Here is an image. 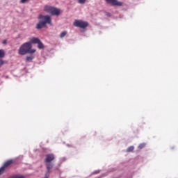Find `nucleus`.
Instances as JSON below:
<instances>
[{
    "label": "nucleus",
    "instance_id": "obj_2",
    "mask_svg": "<svg viewBox=\"0 0 178 178\" xmlns=\"http://www.w3.org/2000/svg\"><path fill=\"white\" fill-rule=\"evenodd\" d=\"M38 19L40 20L36 24L37 30H41V29L47 27V24H52V20L51 19V16L49 15H40Z\"/></svg>",
    "mask_w": 178,
    "mask_h": 178
},
{
    "label": "nucleus",
    "instance_id": "obj_5",
    "mask_svg": "<svg viewBox=\"0 0 178 178\" xmlns=\"http://www.w3.org/2000/svg\"><path fill=\"white\" fill-rule=\"evenodd\" d=\"M31 42H32V44H38V48L39 49H44V44L41 42L40 38L33 37L31 39Z\"/></svg>",
    "mask_w": 178,
    "mask_h": 178
},
{
    "label": "nucleus",
    "instance_id": "obj_7",
    "mask_svg": "<svg viewBox=\"0 0 178 178\" xmlns=\"http://www.w3.org/2000/svg\"><path fill=\"white\" fill-rule=\"evenodd\" d=\"M106 3H110L112 6H122L123 5L122 2L118 1V0H105Z\"/></svg>",
    "mask_w": 178,
    "mask_h": 178
},
{
    "label": "nucleus",
    "instance_id": "obj_9",
    "mask_svg": "<svg viewBox=\"0 0 178 178\" xmlns=\"http://www.w3.org/2000/svg\"><path fill=\"white\" fill-rule=\"evenodd\" d=\"M54 159H55V156L54 155V154H49L46 155L44 161L46 163H51L52 162V161H54Z\"/></svg>",
    "mask_w": 178,
    "mask_h": 178
},
{
    "label": "nucleus",
    "instance_id": "obj_20",
    "mask_svg": "<svg viewBox=\"0 0 178 178\" xmlns=\"http://www.w3.org/2000/svg\"><path fill=\"white\" fill-rule=\"evenodd\" d=\"M2 44H3L4 45L8 44V40H3Z\"/></svg>",
    "mask_w": 178,
    "mask_h": 178
},
{
    "label": "nucleus",
    "instance_id": "obj_6",
    "mask_svg": "<svg viewBox=\"0 0 178 178\" xmlns=\"http://www.w3.org/2000/svg\"><path fill=\"white\" fill-rule=\"evenodd\" d=\"M12 163H13V160H8L6 163H4L3 166H1L0 168V176L1 175H3V173H5V168H8V166H10V165H12Z\"/></svg>",
    "mask_w": 178,
    "mask_h": 178
},
{
    "label": "nucleus",
    "instance_id": "obj_14",
    "mask_svg": "<svg viewBox=\"0 0 178 178\" xmlns=\"http://www.w3.org/2000/svg\"><path fill=\"white\" fill-rule=\"evenodd\" d=\"M66 34H67V31H63L60 34V38H63Z\"/></svg>",
    "mask_w": 178,
    "mask_h": 178
},
{
    "label": "nucleus",
    "instance_id": "obj_17",
    "mask_svg": "<svg viewBox=\"0 0 178 178\" xmlns=\"http://www.w3.org/2000/svg\"><path fill=\"white\" fill-rule=\"evenodd\" d=\"M79 3H86V0H78Z\"/></svg>",
    "mask_w": 178,
    "mask_h": 178
},
{
    "label": "nucleus",
    "instance_id": "obj_4",
    "mask_svg": "<svg viewBox=\"0 0 178 178\" xmlns=\"http://www.w3.org/2000/svg\"><path fill=\"white\" fill-rule=\"evenodd\" d=\"M73 25L75 27H79V29H86V27H88V22L83 20L75 19Z\"/></svg>",
    "mask_w": 178,
    "mask_h": 178
},
{
    "label": "nucleus",
    "instance_id": "obj_11",
    "mask_svg": "<svg viewBox=\"0 0 178 178\" xmlns=\"http://www.w3.org/2000/svg\"><path fill=\"white\" fill-rule=\"evenodd\" d=\"M46 168H47V170L51 171V169H52V168H54V163H46Z\"/></svg>",
    "mask_w": 178,
    "mask_h": 178
},
{
    "label": "nucleus",
    "instance_id": "obj_13",
    "mask_svg": "<svg viewBox=\"0 0 178 178\" xmlns=\"http://www.w3.org/2000/svg\"><path fill=\"white\" fill-rule=\"evenodd\" d=\"M134 151V146H130L127 149V152H133Z\"/></svg>",
    "mask_w": 178,
    "mask_h": 178
},
{
    "label": "nucleus",
    "instance_id": "obj_19",
    "mask_svg": "<svg viewBox=\"0 0 178 178\" xmlns=\"http://www.w3.org/2000/svg\"><path fill=\"white\" fill-rule=\"evenodd\" d=\"M99 173V170H96L92 173V175H98Z\"/></svg>",
    "mask_w": 178,
    "mask_h": 178
},
{
    "label": "nucleus",
    "instance_id": "obj_21",
    "mask_svg": "<svg viewBox=\"0 0 178 178\" xmlns=\"http://www.w3.org/2000/svg\"><path fill=\"white\" fill-rule=\"evenodd\" d=\"M65 161H66V158L63 157V158L60 159L61 162H65Z\"/></svg>",
    "mask_w": 178,
    "mask_h": 178
},
{
    "label": "nucleus",
    "instance_id": "obj_8",
    "mask_svg": "<svg viewBox=\"0 0 178 178\" xmlns=\"http://www.w3.org/2000/svg\"><path fill=\"white\" fill-rule=\"evenodd\" d=\"M2 58H5V51L3 49H0V67L6 63V62L2 60Z\"/></svg>",
    "mask_w": 178,
    "mask_h": 178
},
{
    "label": "nucleus",
    "instance_id": "obj_10",
    "mask_svg": "<svg viewBox=\"0 0 178 178\" xmlns=\"http://www.w3.org/2000/svg\"><path fill=\"white\" fill-rule=\"evenodd\" d=\"M33 59H34V56L33 54H31L29 56H26L25 59V62L29 63V62H32Z\"/></svg>",
    "mask_w": 178,
    "mask_h": 178
},
{
    "label": "nucleus",
    "instance_id": "obj_16",
    "mask_svg": "<svg viewBox=\"0 0 178 178\" xmlns=\"http://www.w3.org/2000/svg\"><path fill=\"white\" fill-rule=\"evenodd\" d=\"M50 173H51V171L47 170L45 175H44V176H45L44 177H49Z\"/></svg>",
    "mask_w": 178,
    "mask_h": 178
},
{
    "label": "nucleus",
    "instance_id": "obj_3",
    "mask_svg": "<svg viewBox=\"0 0 178 178\" xmlns=\"http://www.w3.org/2000/svg\"><path fill=\"white\" fill-rule=\"evenodd\" d=\"M44 10L47 13H51V16H59L60 15V10L56 7L46 6Z\"/></svg>",
    "mask_w": 178,
    "mask_h": 178
},
{
    "label": "nucleus",
    "instance_id": "obj_22",
    "mask_svg": "<svg viewBox=\"0 0 178 178\" xmlns=\"http://www.w3.org/2000/svg\"><path fill=\"white\" fill-rule=\"evenodd\" d=\"M106 15L108 17H111V15L110 13H106Z\"/></svg>",
    "mask_w": 178,
    "mask_h": 178
},
{
    "label": "nucleus",
    "instance_id": "obj_12",
    "mask_svg": "<svg viewBox=\"0 0 178 178\" xmlns=\"http://www.w3.org/2000/svg\"><path fill=\"white\" fill-rule=\"evenodd\" d=\"M9 178H26V177L22 175H15L10 176Z\"/></svg>",
    "mask_w": 178,
    "mask_h": 178
},
{
    "label": "nucleus",
    "instance_id": "obj_15",
    "mask_svg": "<svg viewBox=\"0 0 178 178\" xmlns=\"http://www.w3.org/2000/svg\"><path fill=\"white\" fill-rule=\"evenodd\" d=\"M145 143H140L139 145H138V148L139 149H143V148H145Z\"/></svg>",
    "mask_w": 178,
    "mask_h": 178
},
{
    "label": "nucleus",
    "instance_id": "obj_1",
    "mask_svg": "<svg viewBox=\"0 0 178 178\" xmlns=\"http://www.w3.org/2000/svg\"><path fill=\"white\" fill-rule=\"evenodd\" d=\"M33 42H31V40L30 42H25L22 44L19 50L18 54L19 55H27V54H30V55H33V54L35 53V49H32Z\"/></svg>",
    "mask_w": 178,
    "mask_h": 178
},
{
    "label": "nucleus",
    "instance_id": "obj_18",
    "mask_svg": "<svg viewBox=\"0 0 178 178\" xmlns=\"http://www.w3.org/2000/svg\"><path fill=\"white\" fill-rule=\"evenodd\" d=\"M30 0H21V3H26V2H29Z\"/></svg>",
    "mask_w": 178,
    "mask_h": 178
}]
</instances>
